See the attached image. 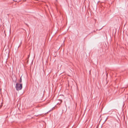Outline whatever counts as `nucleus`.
Returning <instances> with one entry per match:
<instances>
[{
  "label": "nucleus",
  "instance_id": "nucleus-1",
  "mask_svg": "<svg viewBox=\"0 0 128 128\" xmlns=\"http://www.w3.org/2000/svg\"><path fill=\"white\" fill-rule=\"evenodd\" d=\"M15 88H16V90L17 91H19L21 90L22 88V84L17 83L16 84Z\"/></svg>",
  "mask_w": 128,
  "mask_h": 128
},
{
  "label": "nucleus",
  "instance_id": "nucleus-2",
  "mask_svg": "<svg viewBox=\"0 0 128 128\" xmlns=\"http://www.w3.org/2000/svg\"><path fill=\"white\" fill-rule=\"evenodd\" d=\"M22 78H21V77L20 78V80H19V82H20L21 83L22 82Z\"/></svg>",
  "mask_w": 128,
  "mask_h": 128
},
{
  "label": "nucleus",
  "instance_id": "nucleus-3",
  "mask_svg": "<svg viewBox=\"0 0 128 128\" xmlns=\"http://www.w3.org/2000/svg\"><path fill=\"white\" fill-rule=\"evenodd\" d=\"M60 103L59 102H58V103H57V102L56 103H57V104H60V103H61V102H62V101H61V100H60Z\"/></svg>",
  "mask_w": 128,
  "mask_h": 128
},
{
  "label": "nucleus",
  "instance_id": "nucleus-4",
  "mask_svg": "<svg viewBox=\"0 0 128 128\" xmlns=\"http://www.w3.org/2000/svg\"><path fill=\"white\" fill-rule=\"evenodd\" d=\"M63 43H64V40L63 41Z\"/></svg>",
  "mask_w": 128,
  "mask_h": 128
},
{
  "label": "nucleus",
  "instance_id": "nucleus-5",
  "mask_svg": "<svg viewBox=\"0 0 128 128\" xmlns=\"http://www.w3.org/2000/svg\"><path fill=\"white\" fill-rule=\"evenodd\" d=\"M21 43H21H22V42H21V43Z\"/></svg>",
  "mask_w": 128,
  "mask_h": 128
},
{
  "label": "nucleus",
  "instance_id": "nucleus-6",
  "mask_svg": "<svg viewBox=\"0 0 128 128\" xmlns=\"http://www.w3.org/2000/svg\"><path fill=\"white\" fill-rule=\"evenodd\" d=\"M20 46H19L18 47H19Z\"/></svg>",
  "mask_w": 128,
  "mask_h": 128
},
{
  "label": "nucleus",
  "instance_id": "nucleus-7",
  "mask_svg": "<svg viewBox=\"0 0 128 128\" xmlns=\"http://www.w3.org/2000/svg\"><path fill=\"white\" fill-rule=\"evenodd\" d=\"M38 115H36V116H37Z\"/></svg>",
  "mask_w": 128,
  "mask_h": 128
}]
</instances>
